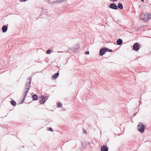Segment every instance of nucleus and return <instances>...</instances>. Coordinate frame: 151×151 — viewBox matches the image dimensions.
Here are the masks:
<instances>
[{
  "label": "nucleus",
  "instance_id": "1",
  "mask_svg": "<svg viewBox=\"0 0 151 151\" xmlns=\"http://www.w3.org/2000/svg\"><path fill=\"white\" fill-rule=\"evenodd\" d=\"M140 18L145 21H148L151 19V14L148 13H145L142 14Z\"/></svg>",
  "mask_w": 151,
  "mask_h": 151
},
{
  "label": "nucleus",
  "instance_id": "2",
  "mask_svg": "<svg viewBox=\"0 0 151 151\" xmlns=\"http://www.w3.org/2000/svg\"><path fill=\"white\" fill-rule=\"evenodd\" d=\"M31 78H28L27 80V83L26 84V88L25 89L24 91L23 92V93L25 94V96L29 90V89L30 87V83L31 81Z\"/></svg>",
  "mask_w": 151,
  "mask_h": 151
},
{
  "label": "nucleus",
  "instance_id": "3",
  "mask_svg": "<svg viewBox=\"0 0 151 151\" xmlns=\"http://www.w3.org/2000/svg\"><path fill=\"white\" fill-rule=\"evenodd\" d=\"M138 130L141 132H143L145 129V127L142 123L140 122L137 127Z\"/></svg>",
  "mask_w": 151,
  "mask_h": 151
},
{
  "label": "nucleus",
  "instance_id": "4",
  "mask_svg": "<svg viewBox=\"0 0 151 151\" xmlns=\"http://www.w3.org/2000/svg\"><path fill=\"white\" fill-rule=\"evenodd\" d=\"M139 44L138 43H135L133 46V48L134 50H139Z\"/></svg>",
  "mask_w": 151,
  "mask_h": 151
},
{
  "label": "nucleus",
  "instance_id": "5",
  "mask_svg": "<svg viewBox=\"0 0 151 151\" xmlns=\"http://www.w3.org/2000/svg\"><path fill=\"white\" fill-rule=\"evenodd\" d=\"M41 98H42V99L41 100H40V101L39 102L41 104H44L45 102V99H46V97L45 96H41Z\"/></svg>",
  "mask_w": 151,
  "mask_h": 151
},
{
  "label": "nucleus",
  "instance_id": "6",
  "mask_svg": "<svg viewBox=\"0 0 151 151\" xmlns=\"http://www.w3.org/2000/svg\"><path fill=\"white\" fill-rule=\"evenodd\" d=\"M110 8L112 9H118V6L114 4H111L110 5Z\"/></svg>",
  "mask_w": 151,
  "mask_h": 151
},
{
  "label": "nucleus",
  "instance_id": "7",
  "mask_svg": "<svg viewBox=\"0 0 151 151\" xmlns=\"http://www.w3.org/2000/svg\"><path fill=\"white\" fill-rule=\"evenodd\" d=\"M101 151H108L107 147L104 145L101 146Z\"/></svg>",
  "mask_w": 151,
  "mask_h": 151
},
{
  "label": "nucleus",
  "instance_id": "8",
  "mask_svg": "<svg viewBox=\"0 0 151 151\" xmlns=\"http://www.w3.org/2000/svg\"><path fill=\"white\" fill-rule=\"evenodd\" d=\"M106 50L105 48L101 49L100 51L99 55L102 56L103 55L104 53L105 52Z\"/></svg>",
  "mask_w": 151,
  "mask_h": 151
},
{
  "label": "nucleus",
  "instance_id": "9",
  "mask_svg": "<svg viewBox=\"0 0 151 151\" xmlns=\"http://www.w3.org/2000/svg\"><path fill=\"white\" fill-rule=\"evenodd\" d=\"M7 29V27L6 26H4L2 27V30L3 32H6Z\"/></svg>",
  "mask_w": 151,
  "mask_h": 151
},
{
  "label": "nucleus",
  "instance_id": "10",
  "mask_svg": "<svg viewBox=\"0 0 151 151\" xmlns=\"http://www.w3.org/2000/svg\"><path fill=\"white\" fill-rule=\"evenodd\" d=\"M32 98L33 100H38V97L37 95L34 94L32 96Z\"/></svg>",
  "mask_w": 151,
  "mask_h": 151
},
{
  "label": "nucleus",
  "instance_id": "11",
  "mask_svg": "<svg viewBox=\"0 0 151 151\" xmlns=\"http://www.w3.org/2000/svg\"><path fill=\"white\" fill-rule=\"evenodd\" d=\"M122 41L121 39H119L117 41V44L119 45H121L122 44Z\"/></svg>",
  "mask_w": 151,
  "mask_h": 151
},
{
  "label": "nucleus",
  "instance_id": "12",
  "mask_svg": "<svg viewBox=\"0 0 151 151\" xmlns=\"http://www.w3.org/2000/svg\"><path fill=\"white\" fill-rule=\"evenodd\" d=\"M118 7L121 9H123V7L122 4L121 3H119L118 5Z\"/></svg>",
  "mask_w": 151,
  "mask_h": 151
},
{
  "label": "nucleus",
  "instance_id": "13",
  "mask_svg": "<svg viewBox=\"0 0 151 151\" xmlns=\"http://www.w3.org/2000/svg\"><path fill=\"white\" fill-rule=\"evenodd\" d=\"M59 73H57L53 75L52 77L54 79H56L59 76Z\"/></svg>",
  "mask_w": 151,
  "mask_h": 151
},
{
  "label": "nucleus",
  "instance_id": "14",
  "mask_svg": "<svg viewBox=\"0 0 151 151\" xmlns=\"http://www.w3.org/2000/svg\"><path fill=\"white\" fill-rule=\"evenodd\" d=\"M106 51H107L108 52H111L112 51V50L111 49H108L106 48H105Z\"/></svg>",
  "mask_w": 151,
  "mask_h": 151
},
{
  "label": "nucleus",
  "instance_id": "15",
  "mask_svg": "<svg viewBox=\"0 0 151 151\" xmlns=\"http://www.w3.org/2000/svg\"><path fill=\"white\" fill-rule=\"evenodd\" d=\"M11 104L13 106H15L16 105V102L14 101H12L11 102Z\"/></svg>",
  "mask_w": 151,
  "mask_h": 151
},
{
  "label": "nucleus",
  "instance_id": "16",
  "mask_svg": "<svg viewBox=\"0 0 151 151\" xmlns=\"http://www.w3.org/2000/svg\"><path fill=\"white\" fill-rule=\"evenodd\" d=\"M57 106L58 107H61L62 106V104L61 103H59L57 104Z\"/></svg>",
  "mask_w": 151,
  "mask_h": 151
},
{
  "label": "nucleus",
  "instance_id": "17",
  "mask_svg": "<svg viewBox=\"0 0 151 151\" xmlns=\"http://www.w3.org/2000/svg\"><path fill=\"white\" fill-rule=\"evenodd\" d=\"M50 52V50H48L46 51V53L47 54H49Z\"/></svg>",
  "mask_w": 151,
  "mask_h": 151
},
{
  "label": "nucleus",
  "instance_id": "18",
  "mask_svg": "<svg viewBox=\"0 0 151 151\" xmlns=\"http://www.w3.org/2000/svg\"><path fill=\"white\" fill-rule=\"evenodd\" d=\"M85 54L86 55H88L89 54V52L88 51H86L85 52Z\"/></svg>",
  "mask_w": 151,
  "mask_h": 151
},
{
  "label": "nucleus",
  "instance_id": "19",
  "mask_svg": "<svg viewBox=\"0 0 151 151\" xmlns=\"http://www.w3.org/2000/svg\"><path fill=\"white\" fill-rule=\"evenodd\" d=\"M49 130L51 132H53V129L51 128H49Z\"/></svg>",
  "mask_w": 151,
  "mask_h": 151
},
{
  "label": "nucleus",
  "instance_id": "20",
  "mask_svg": "<svg viewBox=\"0 0 151 151\" xmlns=\"http://www.w3.org/2000/svg\"><path fill=\"white\" fill-rule=\"evenodd\" d=\"M79 48V46L78 45H76V48H77V49ZM77 49L76 50H77Z\"/></svg>",
  "mask_w": 151,
  "mask_h": 151
},
{
  "label": "nucleus",
  "instance_id": "21",
  "mask_svg": "<svg viewBox=\"0 0 151 151\" xmlns=\"http://www.w3.org/2000/svg\"><path fill=\"white\" fill-rule=\"evenodd\" d=\"M27 0H20L22 2H25V1Z\"/></svg>",
  "mask_w": 151,
  "mask_h": 151
},
{
  "label": "nucleus",
  "instance_id": "22",
  "mask_svg": "<svg viewBox=\"0 0 151 151\" xmlns=\"http://www.w3.org/2000/svg\"><path fill=\"white\" fill-rule=\"evenodd\" d=\"M84 133H86V134L87 133L86 131L85 130L84 131Z\"/></svg>",
  "mask_w": 151,
  "mask_h": 151
},
{
  "label": "nucleus",
  "instance_id": "23",
  "mask_svg": "<svg viewBox=\"0 0 151 151\" xmlns=\"http://www.w3.org/2000/svg\"><path fill=\"white\" fill-rule=\"evenodd\" d=\"M141 1H144V0H141Z\"/></svg>",
  "mask_w": 151,
  "mask_h": 151
}]
</instances>
